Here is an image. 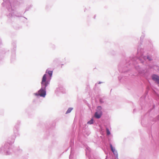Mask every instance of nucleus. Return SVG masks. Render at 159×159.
Instances as JSON below:
<instances>
[{
    "label": "nucleus",
    "instance_id": "nucleus-1",
    "mask_svg": "<svg viewBox=\"0 0 159 159\" xmlns=\"http://www.w3.org/2000/svg\"><path fill=\"white\" fill-rule=\"evenodd\" d=\"M48 77V76L47 74H44L43 75L41 82L42 87L46 88L49 84V81L47 80Z\"/></svg>",
    "mask_w": 159,
    "mask_h": 159
},
{
    "label": "nucleus",
    "instance_id": "nucleus-2",
    "mask_svg": "<svg viewBox=\"0 0 159 159\" xmlns=\"http://www.w3.org/2000/svg\"><path fill=\"white\" fill-rule=\"evenodd\" d=\"M39 95L41 97H45L46 95L45 88L42 87V88L38 91Z\"/></svg>",
    "mask_w": 159,
    "mask_h": 159
},
{
    "label": "nucleus",
    "instance_id": "nucleus-3",
    "mask_svg": "<svg viewBox=\"0 0 159 159\" xmlns=\"http://www.w3.org/2000/svg\"><path fill=\"white\" fill-rule=\"evenodd\" d=\"M152 79L157 84H159V76L155 75H153L152 76Z\"/></svg>",
    "mask_w": 159,
    "mask_h": 159
},
{
    "label": "nucleus",
    "instance_id": "nucleus-4",
    "mask_svg": "<svg viewBox=\"0 0 159 159\" xmlns=\"http://www.w3.org/2000/svg\"><path fill=\"white\" fill-rule=\"evenodd\" d=\"M102 114V113L101 111H97L95 112L94 116L96 118L99 119L101 117Z\"/></svg>",
    "mask_w": 159,
    "mask_h": 159
},
{
    "label": "nucleus",
    "instance_id": "nucleus-5",
    "mask_svg": "<svg viewBox=\"0 0 159 159\" xmlns=\"http://www.w3.org/2000/svg\"><path fill=\"white\" fill-rule=\"evenodd\" d=\"M110 147L111 148V150L112 151V152L114 153V154H116L117 153V152L113 148L111 144L110 145Z\"/></svg>",
    "mask_w": 159,
    "mask_h": 159
},
{
    "label": "nucleus",
    "instance_id": "nucleus-6",
    "mask_svg": "<svg viewBox=\"0 0 159 159\" xmlns=\"http://www.w3.org/2000/svg\"><path fill=\"white\" fill-rule=\"evenodd\" d=\"M72 109H73L72 108H69L68 109V110H67V111H66V114H67V113H70L71 111L72 110Z\"/></svg>",
    "mask_w": 159,
    "mask_h": 159
},
{
    "label": "nucleus",
    "instance_id": "nucleus-7",
    "mask_svg": "<svg viewBox=\"0 0 159 159\" xmlns=\"http://www.w3.org/2000/svg\"><path fill=\"white\" fill-rule=\"evenodd\" d=\"M93 119H91V120H90V121H89L88 122V124H92L93 123Z\"/></svg>",
    "mask_w": 159,
    "mask_h": 159
},
{
    "label": "nucleus",
    "instance_id": "nucleus-8",
    "mask_svg": "<svg viewBox=\"0 0 159 159\" xmlns=\"http://www.w3.org/2000/svg\"><path fill=\"white\" fill-rule=\"evenodd\" d=\"M48 73L50 75V77L52 76V71H48Z\"/></svg>",
    "mask_w": 159,
    "mask_h": 159
},
{
    "label": "nucleus",
    "instance_id": "nucleus-9",
    "mask_svg": "<svg viewBox=\"0 0 159 159\" xmlns=\"http://www.w3.org/2000/svg\"><path fill=\"white\" fill-rule=\"evenodd\" d=\"M106 131H107V134L108 135H110V132L109 130L107 128H106Z\"/></svg>",
    "mask_w": 159,
    "mask_h": 159
},
{
    "label": "nucleus",
    "instance_id": "nucleus-10",
    "mask_svg": "<svg viewBox=\"0 0 159 159\" xmlns=\"http://www.w3.org/2000/svg\"><path fill=\"white\" fill-rule=\"evenodd\" d=\"M147 58L149 61H151L152 60L151 58L149 56H147Z\"/></svg>",
    "mask_w": 159,
    "mask_h": 159
},
{
    "label": "nucleus",
    "instance_id": "nucleus-11",
    "mask_svg": "<svg viewBox=\"0 0 159 159\" xmlns=\"http://www.w3.org/2000/svg\"><path fill=\"white\" fill-rule=\"evenodd\" d=\"M97 109L98 110H101L102 109V108L100 106H99L98 107H97Z\"/></svg>",
    "mask_w": 159,
    "mask_h": 159
},
{
    "label": "nucleus",
    "instance_id": "nucleus-12",
    "mask_svg": "<svg viewBox=\"0 0 159 159\" xmlns=\"http://www.w3.org/2000/svg\"><path fill=\"white\" fill-rule=\"evenodd\" d=\"M34 94L36 95V96H38V95H39V93H38V94L37 93H34Z\"/></svg>",
    "mask_w": 159,
    "mask_h": 159
}]
</instances>
